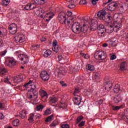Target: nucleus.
<instances>
[{
  "label": "nucleus",
  "mask_w": 128,
  "mask_h": 128,
  "mask_svg": "<svg viewBox=\"0 0 128 128\" xmlns=\"http://www.w3.org/2000/svg\"><path fill=\"white\" fill-rule=\"evenodd\" d=\"M72 28L74 34H78L82 32L86 34V32L88 30V26H86V24H84L82 26L80 22H75L73 23Z\"/></svg>",
  "instance_id": "nucleus-1"
},
{
  "label": "nucleus",
  "mask_w": 128,
  "mask_h": 128,
  "mask_svg": "<svg viewBox=\"0 0 128 128\" xmlns=\"http://www.w3.org/2000/svg\"><path fill=\"white\" fill-rule=\"evenodd\" d=\"M30 94L28 96L29 100H36V98H38V92L34 88H31L30 90Z\"/></svg>",
  "instance_id": "nucleus-2"
},
{
  "label": "nucleus",
  "mask_w": 128,
  "mask_h": 128,
  "mask_svg": "<svg viewBox=\"0 0 128 128\" xmlns=\"http://www.w3.org/2000/svg\"><path fill=\"white\" fill-rule=\"evenodd\" d=\"M18 58L20 60L21 64H26L28 62V57L26 54H20L18 56Z\"/></svg>",
  "instance_id": "nucleus-3"
},
{
  "label": "nucleus",
  "mask_w": 128,
  "mask_h": 128,
  "mask_svg": "<svg viewBox=\"0 0 128 128\" xmlns=\"http://www.w3.org/2000/svg\"><path fill=\"white\" fill-rule=\"evenodd\" d=\"M118 6V3L114 2L109 4L107 6V8L110 12H114Z\"/></svg>",
  "instance_id": "nucleus-4"
},
{
  "label": "nucleus",
  "mask_w": 128,
  "mask_h": 128,
  "mask_svg": "<svg viewBox=\"0 0 128 128\" xmlns=\"http://www.w3.org/2000/svg\"><path fill=\"white\" fill-rule=\"evenodd\" d=\"M108 14L106 9H102L97 13V16L99 20H102Z\"/></svg>",
  "instance_id": "nucleus-5"
},
{
  "label": "nucleus",
  "mask_w": 128,
  "mask_h": 128,
  "mask_svg": "<svg viewBox=\"0 0 128 128\" xmlns=\"http://www.w3.org/2000/svg\"><path fill=\"white\" fill-rule=\"evenodd\" d=\"M40 78L42 80L46 82L50 80V75L48 74V72L44 70L41 72Z\"/></svg>",
  "instance_id": "nucleus-6"
},
{
  "label": "nucleus",
  "mask_w": 128,
  "mask_h": 128,
  "mask_svg": "<svg viewBox=\"0 0 128 128\" xmlns=\"http://www.w3.org/2000/svg\"><path fill=\"white\" fill-rule=\"evenodd\" d=\"M39 92L40 96H42V100H44V102H46L48 100V94L44 90L40 89Z\"/></svg>",
  "instance_id": "nucleus-7"
},
{
  "label": "nucleus",
  "mask_w": 128,
  "mask_h": 128,
  "mask_svg": "<svg viewBox=\"0 0 128 128\" xmlns=\"http://www.w3.org/2000/svg\"><path fill=\"white\" fill-rule=\"evenodd\" d=\"M58 17L59 18L60 22H62V24H66V16L64 12H60L58 14Z\"/></svg>",
  "instance_id": "nucleus-8"
},
{
  "label": "nucleus",
  "mask_w": 128,
  "mask_h": 128,
  "mask_svg": "<svg viewBox=\"0 0 128 128\" xmlns=\"http://www.w3.org/2000/svg\"><path fill=\"white\" fill-rule=\"evenodd\" d=\"M104 85L105 90H110L112 88V82H111L110 79H107V80H106L105 81Z\"/></svg>",
  "instance_id": "nucleus-9"
},
{
  "label": "nucleus",
  "mask_w": 128,
  "mask_h": 128,
  "mask_svg": "<svg viewBox=\"0 0 128 128\" xmlns=\"http://www.w3.org/2000/svg\"><path fill=\"white\" fill-rule=\"evenodd\" d=\"M54 16V14L52 12H50L46 13V14L44 16V18H48V19H46V22H50V20Z\"/></svg>",
  "instance_id": "nucleus-10"
},
{
  "label": "nucleus",
  "mask_w": 128,
  "mask_h": 128,
  "mask_svg": "<svg viewBox=\"0 0 128 128\" xmlns=\"http://www.w3.org/2000/svg\"><path fill=\"white\" fill-rule=\"evenodd\" d=\"M112 100L114 104H118V102H120L122 100V98L120 96L118 95L113 96Z\"/></svg>",
  "instance_id": "nucleus-11"
},
{
  "label": "nucleus",
  "mask_w": 128,
  "mask_h": 128,
  "mask_svg": "<svg viewBox=\"0 0 128 128\" xmlns=\"http://www.w3.org/2000/svg\"><path fill=\"white\" fill-rule=\"evenodd\" d=\"M8 64H7V66L9 68H12L16 64V62L14 60V58H10L8 60Z\"/></svg>",
  "instance_id": "nucleus-12"
},
{
  "label": "nucleus",
  "mask_w": 128,
  "mask_h": 128,
  "mask_svg": "<svg viewBox=\"0 0 128 128\" xmlns=\"http://www.w3.org/2000/svg\"><path fill=\"white\" fill-rule=\"evenodd\" d=\"M99 60H104L108 57L106 52L104 51H100Z\"/></svg>",
  "instance_id": "nucleus-13"
},
{
  "label": "nucleus",
  "mask_w": 128,
  "mask_h": 128,
  "mask_svg": "<svg viewBox=\"0 0 128 128\" xmlns=\"http://www.w3.org/2000/svg\"><path fill=\"white\" fill-rule=\"evenodd\" d=\"M36 8V7L34 6V4H32V3H29L25 6L24 8L26 10H34V8Z\"/></svg>",
  "instance_id": "nucleus-14"
},
{
  "label": "nucleus",
  "mask_w": 128,
  "mask_h": 128,
  "mask_svg": "<svg viewBox=\"0 0 128 128\" xmlns=\"http://www.w3.org/2000/svg\"><path fill=\"white\" fill-rule=\"evenodd\" d=\"M94 20H92L91 21L90 28V30L93 31L96 30H98V26L96 24V23H94Z\"/></svg>",
  "instance_id": "nucleus-15"
},
{
  "label": "nucleus",
  "mask_w": 128,
  "mask_h": 128,
  "mask_svg": "<svg viewBox=\"0 0 128 128\" xmlns=\"http://www.w3.org/2000/svg\"><path fill=\"white\" fill-rule=\"evenodd\" d=\"M24 40V36L22 35H18V36H16L15 37V41L16 42H22Z\"/></svg>",
  "instance_id": "nucleus-16"
},
{
  "label": "nucleus",
  "mask_w": 128,
  "mask_h": 128,
  "mask_svg": "<svg viewBox=\"0 0 128 128\" xmlns=\"http://www.w3.org/2000/svg\"><path fill=\"white\" fill-rule=\"evenodd\" d=\"M114 30V26L112 25L108 24L106 26V32L108 34H112Z\"/></svg>",
  "instance_id": "nucleus-17"
},
{
  "label": "nucleus",
  "mask_w": 128,
  "mask_h": 128,
  "mask_svg": "<svg viewBox=\"0 0 128 128\" xmlns=\"http://www.w3.org/2000/svg\"><path fill=\"white\" fill-rule=\"evenodd\" d=\"M106 24H110L112 22V18L110 16H108V15L102 20Z\"/></svg>",
  "instance_id": "nucleus-18"
},
{
  "label": "nucleus",
  "mask_w": 128,
  "mask_h": 128,
  "mask_svg": "<svg viewBox=\"0 0 128 128\" xmlns=\"http://www.w3.org/2000/svg\"><path fill=\"white\" fill-rule=\"evenodd\" d=\"M126 106V104H123L120 106H112V110L116 112H118V110H120V108H124Z\"/></svg>",
  "instance_id": "nucleus-19"
},
{
  "label": "nucleus",
  "mask_w": 128,
  "mask_h": 128,
  "mask_svg": "<svg viewBox=\"0 0 128 128\" xmlns=\"http://www.w3.org/2000/svg\"><path fill=\"white\" fill-rule=\"evenodd\" d=\"M13 80L14 82H22V76L20 75H18L14 77Z\"/></svg>",
  "instance_id": "nucleus-20"
},
{
  "label": "nucleus",
  "mask_w": 128,
  "mask_h": 128,
  "mask_svg": "<svg viewBox=\"0 0 128 128\" xmlns=\"http://www.w3.org/2000/svg\"><path fill=\"white\" fill-rule=\"evenodd\" d=\"M94 66L92 64H88L86 66V70L88 72H94Z\"/></svg>",
  "instance_id": "nucleus-21"
},
{
  "label": "nucleus",
  "mask_w": 128,
  "mask_h": 128,
  "mask_svg": "<svg viewBox=\"0 0 128 128\" xmlns=\"http://www.w3.org/2000/svg\"><path fill=\"white\" fill-rule=\"evenodd\" d=\"M8 69L5 68H0V76H6V72H8Z\"/></svg>",
  "instance_id": "nucleus-22"
},
{
  "label": "nucleus",
  "mask_w": 128,
  "mask_h": 128,
  "mask_svg": "<svg viewBox=\"0 0 128 128\" xmlns=\"http://www.w3.org/2000/svg\"><path fill=\"white\" fill-rule=\"evenodd\" d=\"M6 34V29L5 28H0V38H4Z\"/></svg>",
  "instance_id": "nucleus-23"
},
{
  "label": "nucleus",
  "mask_w": 128,
  "mask_h": 128,
  "mask_svg": "<svg viewBox=\"0 0 128 128\" xmlns=\"http://www.w3.org/2000/svg\"><path fill=\"white\" fill-rule=\"evenodd\" d=\"M126 62H122L120 64V70H126Z\"/></svg>",
  "instance_id": "nucleus-24"
},
{
  "label": "nucleus",
  "mask_w": 128,
  "mask_h": 128,
  "mask_svg": "<svg viewBox=\"0 0 128 128\" xmlns=\"http://www.w3.org/2000/svg\"><path fill=\"white\" fill-rule=\"evenodd\" d=\"M52 54V51L50 50H46L44 53V58H48Z\"/></svg>",
  "instance_id": "nucleus-25"
},
{
  "label": "nucleus",
  "mask_w": 128,
  "mask_h": 128,
  "mask_svg": "<svg viewBox=\"0 0 128 128\" xmlns=\"http://www.w3.org/2000/svg\"><path fill=\"white\" fill-rule=\"evenodd\" d=\"M27 114H28V112H26V110L21 111L20 112L19 116L21 118H24Z\"/></svg>",
  "instance_id": "nucleus-26"
},
{
  "label": "nucleus",
  "mask_w": 128,
  "mask_h": 128,
  "mask_svg": "<svg viewBox=\"0 0 128 128\" xmlns=\"http://www.w3.org/2000/svg\"><path fill=\"white\" fill-rule=\"evenodd\" d=\"M106 30L98 31V34L99 36H100L101 38H104L106 36Z\"/></svg>",
  "instance_id": "nucleus-27"
},
{
  "label": "nucleus",
  "mask_w": 128,
  "mask_h": 128,
  "mask_svg": "<svg viewBox=\"0 0 128 128\" xmlns=\"http://www.w3.org/2000/svg\"><path fill=\"white\" fill-rule=\"evenodd\" d=\"M50 102H52V104H56V102H58V98L54 96H52L50 98Z\"/></svg>",
  "instance_id": "nucleus-28"
},
{
  "label": "nucleus",
  "mask_w": 128,
  "mask_h": 128,
  "mask_svg": "<svg viewBox=\"0 0 128 128\" xmlns=\"http://www.w3.org/2000/svg\"><path fill=\"white\" fill-rule=\"evenodd\" d=\"M98 30H99V32L104 31V30H106V28L104 26V24H100L99 26H98Z\"/></svg>",
  "instance_id": "nucleus-29"
},
{
  "label": "nucleus",
  "mask_w": 128,
  "mask_h": 128,
  "mask_svg": "<svg viewBox=\"0 0 128 128\" xmlns=\"http://www.w3.org/2000/svg\"><path fill=\"white\" fill-rule=\"evenodd\" d=\"M120 90V85L118 84H116L114 87V92H118Z\"/></svg>",
  "instance_id": "nucleus-30"
},
{
  "label": "nucleus",
  "mask_w": 128,
  "mask_h": 128,
  "mask_svg": "<svg viewBox=\"0 0 128 128\" xmlns=\"http://www.w3.org/2000/svg\"><path fill=\"white\" fill-rule=\"evenodd\" d=\"M100 51H96L94 54V57L96 60H100Z\"/></svg>",
  "instance_id": "nucleus-31"
},
{
  "label": "nucleus",
  "mask_w": 128,
  "mask_h": 128,
  "mask_svg": "<svg viewBox=\"0 0 128 128\" xmlns=\"http://www.w3.org/2000/svg\"><path fill=\"white\" fill-rule=\"evenodd\" d=\"M34 118H35L34 114H30L29 115L28 120L30 122H32L34 121Z\"/></svg>",
  "instance_id": "nucleus-32"
},
{
  "label": "nucleus",
  "mask_w": 128,
  "mask_h": 128,
  "mask_svg": "<svg viewBox=\"0 0 128 128\" xmlns=\"http://www.w3.org/2000/svg\"><path fill=\"white\" fill-rule=\"evenodd\" d=\"M8 30L11 34H16V32H18V28H16V29L12 28V29H8Z\"/></svg>",
  "instance_id": "nucleus-33"
},
{
  "label": "nucleus",
  "mask_w": 128,
  "mask_h": 128,
  "mask_svg": "<svg viewBox=\"0 0 128 128\" xmlns=\"http://www.w3.org/2000/svg\"><path fill=\"white\" fill-rule=\"evenodd\" d=\"M52 114V110L50 108H47L44 112V116H48Z\"/></svg>",
  "instance_id": "nucleus-34"
},
{
  "label": "nucleus",
  "mask_w": 128,
  "mask_h": 128,
  "mask_svg": "<svg viewBox=\"0 0 128 128\" xmlns=\"http://www.w3.org/2000/svg\"><path fill=\"white\" fill-rule=\"evenodd\" d=\"M44 108V106L42 104H40L39 106H37L36 108V110H40L42 112V109Z\"/></svg>",
  "instance_id": "nucleus-35"
},
{
  "label": "nucleus",
  "mask_w": 128,
  "mask_h": 128,
  "mask_svg": "<svg viewBox=\"0 0 128 128\" xmlns=\"http://www.w3.org/2000/svg\"><path fill=\"white\" fill-rule=\"evenodd\" d=\"M16 28H18V26L16 25V24L14 23H12L8 26V29H12V28L16 29Z\"/></svg>",
  "instance_id": "nucleus-36"
},
{
  "label": "nucleus",
  "mask_w": 128,
  "mask_h": 128,
  "mask_svg": "<svg viewBox=\"0 0 128 128\" xmlns=\"http://www.w3.org/2000/svg\"><path fill=\"white\" fill-rule=\"evenodd\" d=\"M2 6H6L10 4V0H3L2 2Z\"/></svg>",
  "instance_id": "nucleus-37"
},
{
  "label": "nucleus",
  "mask_w": 128,
  "mask_h": 128,
  "mask_svg": "<svg viewBox=\"0 0 128 128\" xmlns=\"http://www.w3.org/2000/svg\"><path fill=\"white\" fill-rule=\"evenodd\" d=\"M52 118H54L53 115L48 116L47 118H46L45 122H52Z\"/></svg>",
  "instance_id": "nucleus-38"
},
{
  "label": "nucleus",
  "mask_w": 128,
  "mask_h": 128,
  "mask_svg": "<svg viewBox=\"0 0 128 128\" xmlns=\"http://www.w3.org/2000/svg\"><path fill=\"white\" fill-rule=\"evenodd\" d=\"M80 88H76L73 94L76 96V94H80Z\"/></svg>",
  "instance_id": "nucleus-39"
},
{
  "label": "nucleus",
  "mask_w": 128,
  "mask_h": 128,
  "mask_svg": "<svg viewBox=\"0 0 128 128\" xmlns=\"http://www.w3.org/2000/svg\"><path fill=\"white\" fill-rule=\"evenodd\" d=\"M76 97L74 98V100H79L80 102H82V96H80L79 95H76Z\"/></svg>",
  "instance_id": "nucleus-40"
},
{
  "label": "nucleus",
  "mask_w": 128,
  "mask_h": 128,
  "mask_svg": "<svg viewBox=\"0 0 128 128\" xmlns=\"http://www.w3.org/2000/svg\"><path fill=\"white\" fill-rule=\"evenodd\" d=\"M4 82H5V84H10V79H8V76H4Z\"/></svg>",
  "instance_id": "nucleus-41"
},
{
  "label": "nucleus",
  "mask_w": 128,
  "mask_h": 128,
  "mask_svg": "<svg viewBox=\"0 0 128 128\" xmlns=\"http://www.w3.org/2000/svg\"><path fill=\"white\" fill-rule=\"evenodd\" d=\"M59 82L62 88H66L68 86V84L64 83V81L61 80Z\"/></svg>",
  "instance_id": "nucleus-42"
},
{
  "label": "nucleus",
  "mask_w": 128,
  "mask_h": 128,
  "mask_svg": "<svg viewBox=\"0 0 128 128\" xmlns=\"http://www.w3.org/2000/svg\"><path fill=\"white\" fill-rule=\"evenodd\" d=\"M124 116L126 118V120H128V108L124 110Z\"/></svg>",
  "instance_id": "nucleus-43"
},
{
  "label": "nucleus",
  "mask_w": 128,
  "mask_h": 128,
  "mask_svg": "<svg viewBox=\"0 0 128 128\" xmlns=\"http://www.w3.org/2000/svg\"><path fill=\"white\" fill-rule=\"evenodd\" d=\"M19 122H20V120H16L13 121L12 124L14 126H16L18 124Z\"/></svg>",
  "instance_id": "nucleus-44"
},
{
  "label": "nucleus",
  "mask_w": 128,
  "mask_h": 128,
  "mask_svg": "<svg viewBox=\"0 0 128 128\" xmlns=\"http://www.w3.org/2000/svg\"><path fill=\"white\" fill-rule=\"evenodd\" d=\"M52 50L55 52H58V46H53Z\"/></svg>",
  "instance_id": "nucleus-45"
},
{
  "label": "nucleus",
  "mask_w": 128,
  "mask_h": 128,
  "mask_svg": "<svg viewBox=\"0 0 128 128\" xmlns=\"http://www.w3.org/2000/svg\"><path fill=\"white\" fill-rule=\"evenodd\" d=\"M84 118V116H80L77 118L76 120V124H78V122H80Z\"/></svg>",
  "instance_id": "nucleus-46"
},
{
  "label": "nucleus",
  "mask_w": 128,
  "mask_h": 128,
  "mask_svg": "<svg viewBox=\"0 0 128 128\" xmlns=\"http://www.w3.org/2000/svg\"><path fill=\"white\" fill-rule=\"evenodd\" d=\"M80 56H82V58H86V60H88V55L84 54V53H80Z\"/></svg>",
  "instance_id": "nucleus-47"
},
{
  "label": "nucleus",
  "mask_w": 128,
  "mask_h": 128,
  "mask_svg": "<svg viewBox=\"0 0 128 128\" xmlns=\"http://www.w3.org/2000/svg\"><path fill=\"white\" fill-rule=\"evenodd\" d=\"M58 59L59 62H60L61 60H64V56H63L62 55H58Z\"/></svg>",
  "instance_id": "nucleus-48"
},
{
  "label": "nucleus",
  "mask_w": 128,
  "mask_h": 128,
  "mask_svg": "<svg viewBox=\"0 0 128 128\" xmlns=\"http://www.w3.org/2000/svg\"><path fill=\"white\" fill-rule=\"evenodd\" d=\"M34 116L35 118H36L38 120L40 118V114L38 113L34 114Z\"/></svg>",
  "instance_id": "nucleus-49"
},
{
  "label": "nucleus",
  "mask_w": 128,
  "mask_h": 128,
  "mask_svg": "<svg viewBox=\"0 0 128 128\" xmlns=\"http://www.w3.org/2000/svg\"><path fill=\"white\" fill-rule=\"evenodd\" d=\"M32 84V81L30 80L28 83L24 85V86L25 88H28V86H30V84Z\"/></svg>",
  "instance_id": "nucleus-50"
},
{
  "label": "nucleus",
  "mask_w": 128,
  "mask_h": 128,
  "mask_svg": "<svg viewBox=\"0 0 128 128\" xmlns=\"http://www.w3.org/2000/svg\"><path fill=\"white\" fill-rule=\"evenodd\" d=\"M7 52L8 51H6V50H4L3 52H0V56H6V54Z\"/></svg>",
  "instance_id": "nucleus-51"
},
{
  "label": "nucleus",
  "mask_w": 128,
  "mask_h": 128,
  "mask_svg": "<svg viewBox=\"0 0 128 128\" xmlns=\"http://www.w3.org/2000/svg\"><path fill=\"white\" fill-rule=\"evenodd\" d=\"M62 128H70V126L68 124H63L61 126Z\"/></svg>",
  "instance_id": "nucleus-52"
},
{
  "label": "nucleus",
  "mask_w": 128,
  "mask_h": 128,
  "mask_svg": "<svg viewBox=\"0 0 128 128\" xmlns=\"http://www.w3.org/2000/svg\"><path fill=\"white\" fill-rule=\"evenodd\" d=\"M80 102H82V101L76 100H75V102H74V104L76 106H80Z\"/></svg>",
  "instance_id": "nucleus-53"
},
{
  "label": "nucleus",
  "mask_w": 128,
  "mask_h": 128,
  "mask_svg": "<svg viewBox=\"0 0 128 128\" xmlns=\"http://www.w3.org/2000/svg\"><path fill=\"white\" fill-rule=\"evenodd\" d=\"M66 16H72V12H68L66 14H65Z\"/></svg>",
  "instance_id": "nucleus-54"
},
{
  "label": "nucleus",
  "mask_w": 128,
  "mask_h": 128,
  "mask_svg": "<svg viewBox=\"0 0 128 128\" xmlns=\"http://www.w3.org/2000/svg\"><path fill=\"white\" fill-rule=\"evenodd\" d=\"M119 10L120 12H124V6H120L119 8Z\"/></svg>",
  "instance_id": "nucleus-55"
},
{
  "label": "nucleus",
  "mask_w": 128,
  "mask_h": 128,
  "mask_svg": "<svg viewBox=\"0 0 128 128\" xmlns=\"http://www.w3.org/2000/svg\"><path fill=\"white\" fill-rule=\"evenodd\" d=\"M68 7L69 8H74L76 7V6L74 4H70L68 6Z\"/></svg>",
  "instance_id": "nucleus-56"
},
{
  "label": "nucleus",
  "mask_w": 128,
  "mask_h": 128,
  "mask_svg": "<svg viewBox=\"0 0 128 128\" xmlns=\"http://www.w3.org/2000/svg\"><path fill=\"white\" fill-rule=\"evenodd\" d=\"M86 122L84 121H82L81 122H80L78 126L82 127V126H84V124H85Z\"/></svg>",
  "instance_id": "nucleus-57"
},
{
  "label": "nucleus",
  "mask_w": 128,
  "mask_h": 128,
  "mask_svg": "<svg viewBox=\"0 0 128 128\" xmlns=\"http://www.w3.org/2000/svg\"><path fill=\"white\" fill-rule=\"evenodd\" d=\"M116 55H112L110 58V60H116Z\"/></svg>",
  "instance_id": "nucleus-58"
},
{
  "label": "nucleus",
  "mask_w": 128,
  "mask_h": 128,
  "mask_svg": "<svg viewBox=\"0 0 128 128\" xmlns=\"http://www.w3.org/2000/svg\"><path fill=\"white\" fill-rule=\"evenodd\" d=\"M4 104L0 103V110H4Z\"/></svg>",
  "instance_id": "nucleus-59"
},
{
  "label": "nucleus",
  "mask_w": 128,
  "mask_h": 128,
  "mask_svg": "<svg viewBox=\"0 0 128 128\" xmlns=\"http://www.w3.org/2000/svg\"><path fill=\"white\" fill-rule=\"evenodd\" d=\"M58 46V41L56 40H54L53 41V46Z\"/></svg>",
  "instance_id": "nucleus-60"
},
{
  "label": "nucleus",
  "mask_w": 128,
  "mask_h": 128,
  "mask_svg": "<svg viewBox=\"0 0 128 128\" xmlns=\"http://www.w3.org/2000/svg\"><path fill=\"white\" fill-rule=\"evenodd\" d=\"M40 45H38V44H37V45H35V46H32L33 48H34V50H36V48H40Z\"/></svg>",
  "instance_id": "nucleus-61"
},
{
  "label": "nucleus",
  "mask_w": 128,
  "mask_h": 128,
  "mask_svg": "<svg viewBox=\"0 0 128 128\" xmlns=\"http://www.w3.org/2000/svg\"><path fill=\"white\" fill-rule=\"evenodd\" d=\"M36 4H40V0H34Z\"/></svg>",
  "instance_id": "nucleus-62"
},
{
  "label": "nucleus",
  "mask_w": 128,
  "mask_h": 128,
  "mask_svg": "<svg viewBox=\"0 0 128 128\" xmlns=\"http://www.w3.org/2000/svg\"><path fill=\"white\" fill-rule=\"evenodd\" d=\"M97 2H98V0H92V4L93 6H96Z\"/></svg>",
  "instance_id": "nucleus-63"
},
{
  "label": "nucleus",
  "mask_w": 128,
  "mask_h": 128,
  "mask_svg": "<svg viewBox=\"0 0 128 128\" xmlns=\"http://www.w3.org/2000/svg\"><path fill=\"white\" fill-rule=\"evenodd\" d=\"M40 40H41V42H46V38L45 37H42V38H40Z\"/></svg>",
  "instance_id": "nucleus-64"
}]
</instances>
